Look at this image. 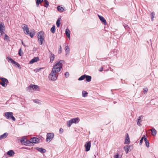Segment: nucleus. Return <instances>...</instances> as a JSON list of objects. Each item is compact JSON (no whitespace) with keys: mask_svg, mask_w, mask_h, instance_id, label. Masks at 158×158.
I'll return each instance as SVG.
<instances>
[{"mask_svg":"<svg viewBox=\"0 0 158 158\" xmlns=\"http://www.w3.org/2000/svg\"><path fill=\"white\" fill-rule=\"evenodd\" d=\"M88 94V93L86 91L83 90L82 92V95L84 97H86Z\"/></svg>","mask_w":158,"mask_h":158,"instance_id":"f704fd0d","label":"nucleus"},{"mask_svg":"<svg viewBox=\"0 0 158 158\" xmlns=\"http://www.w3.org/2000/svg\"><path fill=\"white\" fill-rule=\"evenodd\" d=\"M150 41L151 42V45H152V43H151V40H150Z\"/></svg>","mask_w":158,"mask_h":158,"instance_id":"13d9d810","label":"nucleus"},{"mask_svg":"<svg viewBox=\"0 0 158 158\" xmlns=\"http://www.w3.org/2000/svg\"><path fill=\"white\" fill-rule=\"evenodd\" d=\"M64 131V130L62 128H60L59 130V133L60 134H62Z\"/></svg>","mask_w":158,"mask_h":158,"instance_id":"09e8293b","label":"nucleus"},{"mask_svg":"<svg viewBox=\"0 0 158 158\" xmlns=\"http://www.w3.org/2000/svg\"><path fill=\"white\" fill-rule=\"evenodd\" d=\"M114 158H119V155L118 154H117V155L114 156Z\"/></svg>","mask_w":158,"mask_h":158,"instance_id":"603ef678","label":"nucleus"},{"mask_svg":"<svg viewBox=\"0 0 158 158\" xmlns=\"http://www.w3.org/2000/svg\"><path fill=\"white\" fill-rule=\"evenodd\" d=\"M98 16L101 21L102 23L104 24V25H106L107 24V23L106 19L104 18V17L99 15H98Z\"/></svg>","mask_w":158,"mask_h":158,"instance_id":"4468645a","label":"nucleus"},{"mask_svg":"<svg viewBox=\"0 0 158 158\" xmlns=\"http://www.w3.org/2000/svg\"><path fill=\"white\" fill-rule=\"evenodd\" d=\"M130 147H131V149H133V147L131 145H126L124 147V149L126 153V154H127L128 153V151H129V148H130Z\"/></svg>","mask_w":158,"mask_h":158,"instance_id":"2eb2a0df","label":"nucleus"},{"mask_svg":"<svg viewBox=\"0 0 158 158\" xmlns=\"http://www.w3.org/2000/svg\"><path fill=\"white\" fill-rule=\"evenodd\" d=\"M127 136L126 137L124 142V143L125 144H129L130 143V139L128 134H127Z\"/></svg>","mask_w":158,"mask_h":158,"instance_id":"412c9836","label":"nucleus"},{"mask_svg":"<svg viewBox=\"0 0 158 158\" xmlns=\"http://www.w3.org/2000/svg\"><path fill=\"white\" fill-rule=\"evenodd\" d=\"M96 156L95 155H94V156L92 157V158H94V157H95Z\"/></svg>","mask_w":158,"mask_h":158,"instance_id":"6e6d98bb","label":"nucleus"},{"mask_svg":"<svg viewBox=\"0 0 158 158\" xmlns=\"http://www.w3.org/2000/svg\"><path fill=\"white\" fill-rule=\"evenodd\" d=\"M143 116L142 115H141L140 116H139L138 118L137 119H138V120H140L141 119H142V118H143Z\"/></svg>","mask_w":158,"mask_h":158,"instance_id":"8fccbe9b","label":"nucleus"},{"mask_svg":"<svg viewBox=\"0 0 158 158\" xmlns=\"http://www.w3.org/2000/svg\"><path fill=\"white\" fill-rule=\"evenodd\" d=\"M61 19V17H60V18H58L57 19L56 22V24L57 27H59L60 26V20Z\"/></svg>","mask_w":158,"mask_h":158,"instance_id":"393cba45","label":"nucleus"},{"mask_svg":"<svg viewBox=\"0 0 158 158\" xmlns=\"http://www.w3.org/2000/svg\"><path fill=\"white\" fill-rule=\"evenodd\" d=\"M38 40L41 45L43 44L44 40V34L42 31H41L38 33L37 35Z\"/></svg>","mask_w":158,"mask_h":158,"instance_id":"f03ea898","label":"nucleus"},{"mask_svg":"<svg viewBox=\"0 0 158 158\" xmlns=\"http://www.w3.org/2000/svg\"><path fill=\"white\" fill-rule=\"evenodd\" d=\"M63 63H64V60H60L53 66L52 70H53L55 73H57L60 71L62 69Z\"/></svg>","mask_w":158,"mask_h":158,"instance_id":"f257e3e1","label":"nucleus"},{"mask_svg":"<svg viewBox=\"0 0 158 158\" xmlns=\"http://www.w3.org/2000/svg\"><path fill=\"white\" fill-rule=\"evenodd\" d=\"M46 141L49 142L51 140H52L54 136V134L52 133H48L47 134Z\"/></svg>","mask_w":158,"mask_h":158,"instance_id":"6e6552de","label":"nucleus"},{"mask_svg":"<svg viewBox=\"0 0 158 158\" xmlns=\"http://www.w3.org/2000/svg\"><path fill=\"white\" fill-rule=\"evenodd\" d=\"M113 53V54H115L116 53V50H114L111 51V53Z\"/></svg>","mask_w":158,"mask_h":158,"instance_id":"3c124183","label":"nucleus"},{"mask_svg":"<svg viewBox=\"0 0 158 158\" xmlns=\"http://www.w3.org/2000/svg\"><path fill=\"white\" fill-rule=\"evenodd\" d=\"M39 60V57H34L33 59L31 60L29 62V64H32L35 62H37Z\"/></svg>","mask_w":158,"mask_h":158,"instance_id":"dca6fc26","label":"nucleus"},{"mask_svg":"<svg viewBox=\"0 0 158 158\" xmlns=\"http://www.w3.org/2000/svg\"><path fill=\"white\" fill-rule=\"evenodd\" d=\"M66 55H67L68 54H69L70 52V48L68 45L66 46L64 48Z\"/></svg>","mask_w":158,"mask_h":158,"instance_id":"b1692460","label":"nucleus"},{"mask_svg":"<svg viewBox=\"0 0 158 158\" xmlns=\"http://www.w3.org/2000/svg\"><path fill=\"white\" fill-rule=\"evenodd\" d=\"M33 102L35 103L39 104L40 103V101L38 99H34L33 100Z\"/></svg>","mask_w":158,"mask_h":158,"instance_id":"a19ab883","label":"nucleus"},{"mask_svg":"<svg viewBox=\"0 0 158 158\" xmlns=\"http://www.w3.org/2000/svg\"><path fill=\"white\" fill-rule=\"evenodd\" d=\"M57 9L60 12H63L64 10V8L60 6H59L57 7Z\"/></svg>","mask_w":158,"mask_h":158,"instance_id":"cd10ccee","label":"nucleus"},{"mask_svg":"<svg viewBox=\"0 0 158 158\" xmlns=\"http://www.w3.org/2000/svg\"><path fill=\"white\" fill-rule=\"evenodd\" d=\"M136 121L137 125L139 126H141L142 125L140 123V122L142 121L141 120L140 121V120H138V119H137Z\"/></svg>","mask_w":158,"mask_h":158,"instance_id":"58836bf2","label":"nucleus"},{"mask_svg":"<svg viewBox=\"0 0 158 158\" xmlns=\"http://www.w3.org/2000/svg\"><path fill=\"white\" fill-rule=\"evenodd\" d=\"M14 64H15V66L19 69H21V67L20 66V65L17 62L15 61V63H14Z\"/></svg>","mask_w":158,"mask_h":158,"instance_id":"c9c22d12","label":"nucleus"},{"mask_svg":"<svg viewBox=\"0 0 158 158\" xmlns=\"http://www.w3.org/2000/svg\"><path fill=\"white\" fill-rule=\"evenodd\" d=\"M18 54L20 56H22L23 54V52L21 50V48H20L19 50Z\"/></svg>","mask_w":158,"mask_h":158,"instance_id":"4c0bfd02","label":"nucleus"},{"mask_svg":"<svg viewBox=\"0 0 158 158\" xmlns=\"http://www.w3.org/2000/svg\"><path fill=\"white\" fill-rule=\"evenodd\" d=\"M144 138H145V135H144L141 138V139L140 140V142H139V144H140V145H141L142 143L143 142V139L144 140Z\"/></svg>","mask_w":158,"mask_h":158,"instance_id":"ea45409f","label":"nucleus"},{"mask_svg":"<svg viewBox=\"0 0 158 158\" xmlns=\"http://www.w3.org/2000/svg\"><path fill=\"white\" fill-rule=\"evenodd\" d=\"M31 88H32L34 90L39 91L40 90V88L39 87L36 85L31 84L29 86L27 87V90H30Z\"/></svg>","mask_w":158,"mask_h":158,"instance_id":"0eeeda50","label":"nucleus"},{"mask_svg":"<svg viewBox=\"0 0 158 158\" xmlns=\"http://www.w3.org/2000/svg\"><path fill=\"white\" fill-rule=\"evenodd\" d=\"M35 33L34 31H33L32 32L29 31V32L27 35H29L32 38L35 34Z\"/></svg>","mask_w":158,"mask_h":158,"instance_id":"72a5a7b5","label":"nucleus"},{"mask_svg":"<svg viewBox=\"0 0 158 158\" xmlns=\"http://www.w3.org/2000/svg\"><path fill=\"white\" fill-rule=\"evenodd\" d=\"M144 141L145 142L146 146L147 148H149V143L148 140L147 138H144Z\"/></svg>","mask_w":158,"mask_h":158,"instance_id":"aec40b11","label":"nucleus"},{"mask_svg":"<svg viewBox=\"0 0 158 158\" xmlns=\"http://www.w3.org/2000/svg\"><path fill=\"white\" fill-rule=\"evenodd\" d=\"M143 92L145 94L148 91V89L147 88H146L143 89Z\"/></svg>","mask_w":158,"mask_h":158,"instance_id":"de8ad7c7","label":"nucleus"},{"mask_svg":"<svg viewBox=\"0 0 158 158\" xmlns=\"http://www.w3.org/2000/svg\"><path fill=\"white\" fill-rule=\"evenodd\" d=\"M0 79L2 82H0V84L3 86L5 87L7 85V83H8V80L5 78L0 77Z\"/></svg>","mask_w":158,"mask_h":158,"instance_id":"1a4fd4ad","label":"nucleus"},{"mask_svg":"<svg viewBox=\"0 0 158 158\" xmlns=\"http://www.w3.org/2000/svg\"><path fill=\"white\" fill-rule=\"evenodd\" d=\"M58 76L57 73H55L53 70H52L49 75L48 78L51 81H55L57 79Z\"/></svg>","mask_w":158,"mask_h":158,"instance_id":"20e7f679","label":"nucleus"},{"mask_svg":"<svg viewBox=\"0 0 158 158\" xmlns=\"http://www.w3.org/2000/svg\"><path fill=\"white\" fill-rule=\"evenodd\" d=\"M22 27L24 33L26 35H27L29 32L28 26L26 24H24L22 25Z\"/></svg>","mask_w":158,"mask_h":158,"instance_id":"9d476101","label":"nucleus"},{"mask_svg":"<svg viewBox=\"0 0 158 158\" xmlns=\"http://www.w3.org/2000/svg\"><path fill=\"white\" fill-rule=\"evenodd\" d=\"M123 25L126 29H127L129 27L128 25L126 23H123Z\"/></svg>","mask_w":158,"mask_h":158,"instance_id":"c03bdc74","label":"nucleus"},{"mask_svg":"<svg viewBox=\"0 0 158 158\" xmlns=\"http://www.w3.org/2000/svg\"><path fill=\"white\" fill-rule=\"evenodd\" d=\"M43 68H36L35 70L36 71V72H39L40 70L42 69H43Z\"/></svg>","mask_w":158,"mask_h":158,"instance_id":"37998d69","label":"nucleus"},{"mask_svg":"<svg viewBox=\"0 0 158 158\" xmlns=\"http://www.w3.org/2000/svg\"><path fill=\"white\" fill-rule=\"evenodd\" d=\"M9 36L6 34H5V35L4 36V39L5 40H7L9 39Z\"/></svg>","mask_w":158,"mask_h":158,"instance_id":"a18cd8bd","label":"nucleus"},{"mask_svg":"<svg viewBox=\"0 0 158 158\" xmlns=\"http://www.w3.org/2000/svg\"><path fill=\"white\" fill-rule=\"evenodd\" d=\"M55 26L54 25H53L52 27L50 29L51 32L52 33H54L55 32Z\"/></svg>","mask_w":158,"mask_h":158,"instance_id":"2f4dec72","label":"nucleus"},{"mask_svg":"<svg viewBox=\"0 0 158 158\" xmlns=\"http://www.w3.org/2000/svg\"><path fill=\"white\" fill-rule=\"evenodd\" d=\"M13 114V113L12 112H9L5 113V115L6 119H12L13 121H15L16 119Z\"/></svg>","mask_w":158,"mask_h":158,"instance_id":"39448f33","label":"nucleus"},{"mask_svg":"<svg viewBox=\"0 0 158 158\" xmlns=\"http://www.w3.org/2000/svg\"><path fill=\"white\" fill-rule=\"evenodd\" d=\"M6 59H8V61L9 62H10L12 64H14V63H15V61L14 60L11 58L9 56H7L6 57Z\"/></svg>","mask_w":158,"mask_h":158,"instance_id":"c756f323","label":"nucleus"},{"mask_svg":"<svg viewBox=\"0 0 158 158\" xmlns=\"http://www.w3.org/2000/svg\"><path fill=\"white\" fill-rule=\"evenodd\" d=\"M15 154L14 152L12 150H10L7 152V154L10 156H12Z\"/></svg>","mask_w":158,"mask_h":158,"instance_id":"5701e85b","label":"nucleus"},{"mask_svg":"<svg viewBox=\"0 0 158 158\" xmlns=\"http://www.w3.org/2000/svg\"><path fill=\"white\" fill-rule=\"evenodd\" d=\"M116 103V102H114V104H115Z\"/></svg>","mask_w":158,"mask_h":158,"instance_id":"052dcab7","label":"nucleus"},{"mask_svg":"<svg viewBox=\"0 0 158 158\" xmlns=\"http://www.w3.org/2000/svg\"><path fill=\"white\" fill-rule=\"evenodd\" d=\"M49 57L50 59V61L51 63H52V62L54 60L55 58V55L52 53L50 51H49Z\"/></svg>","mask_w":158,"mask_h":158,"instance_id":"ddd939ff","label":"nucleus"},{"mask_svg":"<svg viewBox=\"0 0 158 158\" xmlns=\"http://www.w3.org/2000/svg\"><path fill=\"white\" fill-rule=\"evenodd\" d=\"M91 142L90 141L87 142L85 145V151L86 152H88L90 150L91 147Z\"/></svg>","mask_w":158,"mask_h":158,"instance_id":"f8f14e48","label":"nucleus"},{"mask_svg":"<svg viewBox=\"0 0 158 158\" xmlns=\"http://www.w3.org/2000/svg\"><path fill=\"white\" fill-rule=\"evenodd\" d=\"M151 18L152 21H153V19L155 17V14L154 12H152L151 13Z\"/></svg>","mask_w":158,"mask_h":158,"instance_id":"e433bc0d","label":"nucleus"},{"mask_svg":"<svg viewBox=\"0 0 158 158\" xmlns=\"http://www.w3.org/2000/svg\"><path fill=\"white\" fill-rule=\"evenodd\" d=\"M62 48L61 47V46H60V48H59V50L58 51V53L60 54V53H61V52H62Z\"/></svg>","mask_w":158,"mask_h":158,"instance_id":"49530a36","label":"nucleus"},{"mask_svg":"<svg viewBox=\"0 0 158 158\" xmlns=\"http://www.w3.org/2000/svg\"><path fill=\"white\" fill-rule=\"evenodd\" d=\"M65 34L68 38L70 37V31L69 29L67 28L65 30Z\"/></svg>","mask_w":158,"mask_h":158,"instance_id":"4be33fe9","label":"nucleus"},{"mask_svg":"<svg viewBox=\"0 0 158 158\" xmlns=\"http://www.w3.org/2000/svg\"><path fill=\"white\" fill-rule=\"evenodd\" d=\"M3 28V27L2 24V23H0V36L2 35L4 33Z\"/></svg>","mask_w":158,"mask_h":158,"instance_id":"a211bd4d","label":"nucleus"},{"mask_svg":"<svg viewBox=\"0 0 158 158\" xmlns=\"http://www.w3.org/2000/svg\"><path fill=\"white\" fill-rule=\"evenodd\" d=\"M8 135V134L6 132L4 133L2 135L0 136V140L2 139L6 138Z\"/></svg>","mask_w":158,"mask_h":158,"instance_id":"6ab92c4d","label":"nucleus"},{"mask_svg":"<svg viewBox=\"0 0 158 158\" xmlns=\"http://www.w3.org/2000/svg\"><path fill=\"white\" fill-rule=\"evenodd\" d=\"M64 75L66 78H68V77H69V72H66L65 73Z\"/></svg>","mask_w":158,"mask_h":158,"instance_id":"79ce46f5","label":"nucleus"},{"mask_svg":"<svg viewBox=\"0 0 158 158\" xmlns=\"http://www.w3.org/2000/svg\"><path fill=\"white\" fill-rule=\"evenodd\" d=\"M80 121L79 118L78 117L72 119L67 122L66 125L68 127H70L73 123H78Z\"/></svg>","mask_w":158,"mask_h":158,"instance_id":"7ed1b4c3","label":"nucleus"},{"mask_svg":"<svg viewBox=\"0 0 158 158\" xmlns=\"http://www.w3.org/2000/svg\"><path fill=\"white\" fill-rule=\"evenodd\" d=\"M35 149L42 153H44L46 152V149L42 148L36 147Z\"/></svg>","mask_w":158,"mask_h":158,"instance_id":"f3484780","label":"nucleus"},{"mask_svg":"<svg viewBox=\"0 0 158 158\" xmlns=\"http://www.w3.org/2000/svg\"><path fill=\"white\" fill-rule=\"evenodd\" d=\"M103 70V68L102 67L99 69V71L100 72H102Z\"/></svg>","mask_w":158,"mask_h":158,"instance_id":"864d4df0","label":"nucleus"},{"mask_svg":"<svg viewBox=\"0 0 158 158\" xmlns=\"http://www.w3.org/2000/svg\"><path fill=\"white\" fill-rule=\"evenodd\" d=\"M44 6L45 7L47 8L49 6V2L47 0H44Z\"/></svg>","mask_w":158,"mask_h":158,"instance_id":"bb28decb","label":"nucleus"},{"mask_svg":"<svg viewBox=\"0 0 158 158\" xmlns=\"http://www.w3.org/2000/svg\"><path fill=\"white\" fill-rule=\"evenodd\" d=\"M85 78L87 82H90L91 80L92 77L91 76L86 75V77Z\"/></svg>","mask_w":158,"mask_h":158,"instance_id":"c85d7f7f","label":"nucleus"},{"mask_svg":"<svg viewBox=\"0 0 158 158\" xmlns=\"http://www.w3.org/2000/svg\"><path fill=\"white\" fill-rule=\"evenodd\" d=\"M44 0H36V5H37V6H39V4L42 2Z\"/></svg>","mask_w":158,"mask_h":158,"instance_id":"7c9ffc66","label":"nucleus"},{"mask_svg":"<svg viewBox=\"0 0 158 158\" xmlns=\"http://www.w3.org/2000/svg\"><path fill=\"white\" fill-rule=\"evenodd\" d=\"M86 77V75L85 74L84 75H82L78 79L79 81H82Z\"/></svg>","mask_w":158,"mask_h":158,"instance_id":"473e14b6","label":"nucleus"},{"mask_svg":"<svg viewBox=\"0 0 158 158\" xmlns=\"http://www.w3.org/2000/svg\"><path fill=\"white\" fill-rule=\"evenodd\" d=\"M129 149H130V150L132 149H131V147H130V148H129Z\"/></svg>","mask_w":158,"mask_h":158,"instance_id":"4d7b16f0","label":"nucleus"},{"mask_svg":"<svg viewBox=\"0 0 158 158\" xmlns=\"http://www.w3.org/2000/svg\"><path fill=\"white\" fill-rule=\"evenodd\" d=\"M152 132V134L153 136H155L156 134V131L154 128H152L151 130Z\"/></svg>","mask_w":158,"mask_h":158,"instance_id":"a878e982","label":"nucleus"},{"mask_svg":"<svg viewBox=\"0 0 158 158\" xmlns=\"http://www.w3.org/2000/svg\"><path fill=\"white\" fill-rule=\"evenodd\" d=\"M31 144L32 143H38L40 142V139L36 137H33L30 139Z\"/></svg>","mask_w":158,"mask_h":158,"instance_id":"9b49d317","label":"nucleus"},{"mask_svg":"<svg viewBox=\"0 0 158 158\" xmlns=\"http://www.w3.org/2000/svg\"><path fill=\"white\" fill-rule=\"evenodd\" d=\"M20 142L23 145L31 146V141L30 140H27L25 138H23L20 140Z\"/></svg>","mask_w":158,"mask_h":158,"instance_id":"423d86ee","label":"nucleus"},{"mask_svg":"<svg viewBox=\"0 0 158 158\" xmlns=\"http://www.w3.org/2000/svg\"><path fill=\"white\" fill-rule=\"evenodd\" d=\"M21 42H22V45H23L24 46H25V44H24L23 43V41L22 40V41H21Z\"/></svg>","mask_w":158,"mask_h":158,"instance_id":"5fc2aeb1","label":"nucleus"},{"mask_svg":"<svg viewBox=\"0 0 158 158\" xmlns=\"http://www.w3.org/2000/svg\"><path fill=\"white\" fill-rule=\"evenodd\" d=\"M25 148L26 149H28V148Z\"/></svg>","mask_w":158,"mask_h":158,"instance_id":"bf43d9fd","label":"nucleus"}]
</instances>
